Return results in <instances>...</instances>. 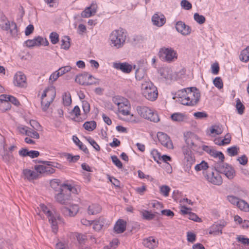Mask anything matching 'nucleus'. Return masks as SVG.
Returning a JSON list of instances; mask_svg holds the SVG:
<instances>
[{"label": "nucleus", "mask_w": 249, "mask_h": 249, "mask_svg": "<svg viewBox=\"0 0 249 249\" xmlns=\"http://www.w3.org/2000/svg\"><path fill=\"white\" fill-rule=\"evenodd\" d=\"M178 101L183 105L195 106L199 101L200 93L196 87L187 88L179 90L176 93Z\"/></svg>", "instance_id": "nucleus-1"}, {"label": "nucleus", "mask_w": 249, "mask_h": 249, "mask_svg": "<svg viewBox=\"0 0 249 249\" xmlns=\"http://www.w3.org/2000/svg\"><path fill=\"white\" fill-rule=\"evenodd\" d=\"M92 78L95 79L92 75L85 71L76 75L75 81L80 85L84 86L95 84L96 82L95 81H89V80H91Z\"/></svg>", "instance_id": "nucleus-9"}, {"label": "nucleus", "mask_w": 249, "mask_h": 249, "mask_svg": "<svg viewBox=\"0 0 249 249\" xmlns=\"http://www.w3.org/2000/svg\"><path fill=\"white\" fill-rule=\"evenodd\" d=\"M231 141V135L230 133H227L225 136L224 139L222 140L220 142H216L215 140V143L218 145H224L225 144H229Z\"/></svg>", "instance_id": "nucleus-39"}, {"label": "nucleus", "mask_w": 249, "mask_h": 249, "mask_svg": "<svg viewBox=\"0 0 249 249\" xmlns=\"http://www.w3.org/2000/svg\"><path fill=\"white\" fill-rule=\"evenodd\" d=\"M157 137L162 145L169 149L173 148L172 142L170 137L166 134L159 132L157 134Z\"/></svg>", "instance_id": "nucleus-13"}, {"label": "nucleus", "mask_w": 249, "mask_h": 249, "mask_svg": "<svg viewBox=\"0 0 249 249\" xmlns=\"http://www.w3.org/2000/svg\"><path fill=\"white\" fill-rule=\"evenodd\" d=\"M0 27L4 30H9L12 35L16 34L18 31L16 24L14 22L10 23L3 14H0Z\"/></svg>", "instance_id": "nucleus-8"}, {"label": "nucleus", "mask_w": 249, "mask_h": 249, "mask_svg": "<svg viewBox=\"0 0 249 249\" xmlns=\"http://www.w3.org/2000/svg\"><path fill=\"white\" fill-rule=\"evenodd\" d=\"M209 168L208 163L206 162L205 160H202L201 162L197 164L195 167V169L196 171L198 172L200 171H203V174L204 175V172H209L208 171H207V170Z\"/></svg>", "instance_id": "nucleus-30"}, {"label": "nucleus", "mask_w": 249, "mask_h": 249, "mask_svg": "<svg viewBox=\"0 0 249 249\" xmlns=\"http://www.w3.org/2000/svg\"><path fill=\"white\" fill-rule=\"evenodd\" d=\"M210 129L211 134L215 133L216 135H220L223 131V126L221 124L212 125Z\"/></svg>", "instance_id": "nucleus-37"}, {"label": "nucleus", "mask_w": 249, "mask_h": 249, "mask_svg": "<svg viewBox=\"0 0 249 249\" xmlns=\"http://www.w3.org/2000/svg\"><path fill=\"white\" fill-rule=\"evenodd\" d=\"M142 216L143 218L147 220H151L154 218L155 214L154 213H151L148 211L144 210L143 212H142Z\"/></svg>", "instance_id": "nucleus-47"}, {"label": "nucleus", "mask_w": 249, "mask_h": 249, "mask_svg": "<svg viewBox=\"0 0 249 249\" xmlns=\"http://www.w3.org/2000/svg\"><path fill=\"white\" fill-rule=\"evenodd\" d=\"M23 174L25 178L29 180H34L39 178V174L30 169H26L23 170Z\"/></svg>", "instance_id": "nucleus-23"}, {"label": "nucleus", "mask_w": 249, "mask_h": 249, "mask_svg": "<svg viewBox=\"0 0 249 249\" xmlns=\"http://www.w3.org/2000/svg\"><path fill=\"white\" fill-rule=\"evenodd\" d=\"M239 150V148L236 146H233L229 147L227 149V152L230 156L233 157L238 154Z\"/></svg>", "instance_id": "nucleus-50"}, {"label": "nucleus", "mask_w": 249, "mask_h": 249, "mask_svg": "<svg viewBox=\"0 0 249 249\" xmlns=\"http://www.w3.org/2000/svg\"><path fill=\"white\" fill-rule=\"evenodd\" d=\"M48 218L49 221L51 224V227L52 228L53 231L54 233H56L58 231V225L56 217H54L53 214L49 217Z\"/></svg>", "instance_id": "nucleus-36"}, {"label": "nucleus", "mask_w": 249, "mask_h": 249, "mask_svg": "<svg viewBox=\"0 0 249 249\" xmlns=\"http://www.w3.org/2000/svg\"><path fill=\"white\" fill-rule=\"evenodd\" d=\"M101 207L97 204H93L88 207V213L89 214H96L101 211Z\"/></svg>", "instance_id": "nucleus-31"}, {"label": "nucleus", "mask_w": 249, "mask_h": 249, "mask_svg": "<svg viewBox=\"0 0 249 249\" xmlns=\"http://www.w3.org/2000/svg\"><path fill=\"white\" fill-rule=\"evenodd\" d=\"M237 207L242 211L245 212L249 211V205L247 202L242 199H240L237 205Z\"/></svg>", "instance_id": "nucleus-40"}, {"label": "nucleus", "mask_w": 249, "mask_h": 249, "mask_svg": "<svg viewBox=\"0 0 249 249\" xmlns=\"http://www.w3.org/2000/svg\"><path fill=\"white\" fill-rule=\"evenodd\" d=\"M210 168L219 174H224L229 179H233L235 176V171L233 167L224 161L215 162Z\"/></svg>", "instance_id": "nucleus-3"}, {"label": "nucleus", "mask_w": 249, "mask_h": 249, "mask_svg": "<svg viewBox=\"0 0 249 249\" xmlns=\"http://www.w3.org/2000/svg\"><path fill=\"white\" fill-rule=\"evenodd\" d=\"M180 6L182 8L186 10H190L192 7V4L187 0H182L180 2Z\"/></svg>", "instance_id": "nucleus-57"}, {"label": "nucleus", "mask_w": 249, "mask_h": 249, "mask_svg": "<svg viewBox=\"0 0 249 249\" xmlns=\"http://www.w3.org/2000/svg\"><path fill=\"white\" fill-rule=\"evenodd\" d=\"M80 112L81 111L79 107L78 106H75L70 112L71 114H74L75 116V117L72 118V120L77 122H81L85 120L86 117L85 115H83V117H79V116L80 115Z\"/></svg>", "instance_id": "nucleus-21"}, {"label": "nucleus", "mask_w": 249, "mask_h": 249, "mask_svg": "<svg viewBox=\"0 0 249 249\" xmlns=\"http://www.w3.org/2000/svg\"><path fill=\"white\" fill-rule=\"evenodd\" d=\"M71 69V68L70 66H67L59 68V70L57 71H58L59 75L61 76L66 72L70 71Z\"/></svg>", "instance_id": "nucleus-61"}, {"label": "nucleus", "mask_w": 249, "mask_h": 249, "mask_svg": "<svg viewBox=\"0 0 249 249\" xmlns=\"http://www.w3.org/2000/svg\"><path fill=\"white\" fill-rule=\"evenodd\" d=\"M73 190H76V188L71 184H62L59 188V192L55 196L56 201L63 205L70 204L71 200V192H73Z\"/></svg>", "instance_id": "nucleus-2"}, {"label": "nucleus", "mask_w": 249, "mask_h": 249, "mask_svg": "<svg viewBox=\"0 0 249 249\" xmlns=\"http://www.w3.org/2000/svg\"><path fill=\"white\" fill-rule=\"evenodd\" d=\"M171 117L174 121L182 122L184 119L185 115L182 113H174L171 115Z\"/></svg>", "instance_id": "nucleus-42"}, {"label": "nucleus", "mask_w": 249, "mask_h": 249, "mask_svg": "<svg viewBox=\"0 0 249 249\" xmlns=\"http://www.w3.org/2000/svg\"><path fill=\"white\" fill-rule=\"evenodd\" d=\"M213 83L215 87L219 89L223 87L222 80L220 77H215L213 81Z\"/></svg>", "instance_id": "nucleus-58"}, {"label": "nucleus", "mask_w": 249, "mask_h": 249, "mask_svg": "<svg viewBox=\"0 0 249 249\" xmlns=\"http://www.w3.org/2000/svg\"><path fill=\"white\" fill-rule=\"evenodd\" d=\"M0 144L2 146L4 150V153L1 154L2 160L7 163L13 162L14 161V156L11 152L7 151L6 149V144L4 139L1 140Z\"/></svg>", "instance_id": "nucleus-15"}, {"label": "nucleus", "mask_w": 249, "mask_h": 249, "mask_svg": "<svg viewBox=\"0 0 249 249\" xmlns=\"http://www.w3.org/2000/svg\"><path fill=\"white\" fill-rule=\"evenodd\" d=\"M209 233L214 235H220L222 233V231L219 228L217 224H214L211 226Z\"/></svg>", "instance_id": "nucleus-34"}, {"label": "nucleus", "mask_w": 249, "mask_h": 249, "mask_svg": "<svg viewBox=\"0 0 249 249\" xmlns=\"http://www.w3.org/2000/svg\"><path fill=\"white\" fill-rule=\"evenodd\" d=\"M35 170L43 176L51 175L55 172L54 168L46 164L36 165L35 166Z\"/></svg>", "instance_id": "nucleus-12"}, {"label": "nucleus", "mask_w": 249, "mask_h": 249, "mask_svg": "<svg viewBox=\"0 0 249 249\" xmlns=\"http://www.w3.org/2000/svg\"><path fill=\"white\" fill-rule=\"evenodd\" d=\"M82 108L85 117L87 118V115L90 111V105L87 101L84 100L82 101Z\"/></svg>", "instance_id": "nucleus-48"}, {"label": "nucleus", "mask_w": 249, "mask_h": 249, "mask_svg": "<svg viewBox=\"0 0 249 249\" xmlns=\"http://www.w3.org/2000/svg\"><path fill=\"white\" fill-rule=\"evenodd\" d=\"M236 108L239 114H242L245 110V106L241 103L240 100L238 98L236 100Z\"/></svg>", "instance_id": "nucleus-45"}, {"label": "nucleus", "mask_w": 249, "mask_h": 249, "mask_svg": "<svg viewBox=\"0 0 249 249\" xmlns=\"http://www.w3.org/2000/svg\"><path fill=\"white\" fill-rule=\"evenodd\" d=\"M151 155L152 156L154 160L158 163H160L159 160H161L160 153L156 149H153L151 152Z\"/></svg>", "instance_id": "nucleus-51"}, {"label": "nucleus", "mask_w": 249, "mask_h": 249, "mask_svg": "<svg viewBox=\"0 0 249 249\" xmlns=\"http://www.w3.org/2000/svg\"><path fill=\"white\" fill-rule=\"evenodd\" d=\"M70 40L71 39L69 36H63L61 40V47H70L71 45Z\"/></svg>", "instance_id": "nucleus-54"}, {"label": "nucleus", "mask_w": 249, "mask_h": 249, "mask_svg": "<svg viewBox=\"0 0 249 249\" xmlns=\"http://www.w3.org/2000/svg\"><path fill=\"white\" fill-rule=\"evenodd\" d=\"M75 208L74 211H72L71 209L67 207H64L61 209V211L66 216H74L77 214L78 211V208Z\"/></svg>", "instance_id": "nucleus-32"}, {"label": "nucleus", "mask_w": 249, "mask_h": 249, "mask_svg": "<svg viewBox=\"0 0 249 249\" xmlns=\"http://www.w3.org/2000/svg\"><path fill=\"white\" fill-rule=\"evenodd\" d=\"M65 156L70 162H76L80 159V156H72V154L70 153H66L65 154Z\"/></svg>", "instance_id": "nucleus-46"}, {"label": "nucleus", "mask_w": 249, "mask_h": 249, "mask_svg": "<svg viewBox=\"0 0 249 249\" xmlns=\"http://www.w3.org/2000/svg\"><path fill=\"white\" fill-rule=\"evenodd\" d=\"M96 12V10L94 7L92 8V6H90L86 8L85 10L82 12L81 16L82 18H88L94 15Z\"/></svg>", "instance_id": "nucleus-27"}, {"label": "nucleus", "mask_w": 249, "mask_h": 249, "mask_svg": "<svg viewBox=\"0 0 249 249\" xmlns=\"http://www.w3.org/2000/svg\"><path fill=\"white\" fill-rule=\"evenodd\" d=\"M160 193L164 196H168L171 188L167 185H162L160 187Z\"/></svg>", "instance_id": "nucleus-55"}, {"label": "nucleus", "mask_w": 249, "mask_h": 249, "mask_svg": "<svg viewBox=\"0 0 249 249\" xmlns=\"http://www.w3.org/2000/svg\"><path fill=\"white\" fill-rule=\"evenodd\" d=\"M176 30L183 36H188L192 32L191 28L182 21H178L175 26Z\"/></svg>", "instance_id": "nucleus-14"}, {"label": "nucleus", "mask_w": 249, "mask_h": 249, "mask_svg": "<svg viewBox=\"0 0 249 249\" xmlns=\"http://www.w3.org/2000/svg\"><path fill=\"white\" fill-rule=\"evenodd\" d=\"M39 206L41 210L48 217L53 215L52 212L48 209L46 205L43 204H40Z\"/></svg>", "instance_id": "nucleus-62"}, {"label": "nucleus", "mask_w": 249, "mask_h": 249, "mask_svg": "<svg viewBox=\"0 0 249 249\" xmlns=\"http://www.w3.org/2000/svg\"><path fill=\"white\" fill-rule=\"evenodd\" d=\"M48 165L51 166L52 168H56L60 170H63L66 169V167L64 165H62V164L56 162H53V161H48Z\"/></svg>", "instance_id": "nucleus-56"}, {"label": "nucleus", "mask_w": 249, "mask_h": 249, "mask_svg": "<svg viewBox=\"0 0 249 249\" xmlns=\"http://www.w3.org/2000/svg\"><path fill=\"white\" fill-rule=\"evenodd\" d=\"M126 222L125 221L122 219H118L114 226L115 232L118 234L124 232L126 230Z\"/></svg>", "instance_id": "nucleus-20"}, {"label": "nucleus", "mask_w": 249, "mask_h": 249, "mask_svg": "<svg viewBox=\"0 0 249 249\" xmlns=\"http://www.w3.org/2000/svg\"><path fill=\"white\" fill-rule=\"evenodd\" d=\"M184 159L186 160L187 163L186 164V168L189 170L191 169L192 165L195 161L194 157L193 156L192 153L188 154L184 156Z\"/></svg>", "instance_id": "nucleus-33"}, {"label": "nucleus", "mask_w": 249, "mask_h": 249, "mask_svg": "<svg viewBox=\"0 0 249 249\" xmlns=\"http://www.w3.org/2000/svg\"><path fill=\"white\" fill-rule=\"evenodd\" d=\"M26 76L20 71L17 72L14 76V83L15 85L18 87H24L26 84Z\"/></svg>", "instance_id": "nucleus-18"}, {"label": "nucleus", "mask_w": 249, "mask_h": 249, "mask_svg": "<svg viewBox=\"0 0 249 249\" xmlns=\"http://www.w3.org/2000/svg\"><path fill=\"white\" fill-rule=\"evenodd\" d=\"M130 106L127 100H125L118 108V111L123 115H130Z\"/></svg>", "instance_id": "nucleus-22"}, {"label": "nucleus", "mask_w": 249, "mask_h": 249, "mask_svg": "<svg viewBox=\"0 0 249 249\" xmlns=\"http://www.w3.org/2000/svg\"><path fill=\"white\" fill-rule=\"evenodd\" d=\"M213 170L208 173L204 172V176L209 182L215 185H220L223 182L222 178L219 173H214Z\"/></svg>", "instance_id": "nucleus-10"}, {"label": "nucleus", "mask_w": 249, "mask_h": 249, "mask_svg": "<svg viewBox=\"0 0 249 249\" xmlns=\"http://www.w3.org/2000/svg\"><path fill=\"white\" fill-rule=\"evenodd\" d=\"M26 47H35L39 46H47L49 44L46 38L38 36L33 39H28L26 42Z\"/></svg>", "instance_id": "nucleus-11"}, {"label": "nucleus", "mask_w": 249, "mask_h": 249, "mask_svg": "<svg viewBox=\"0 0 249 249\" xmlns=\"http://www.w3.org/2000/svg\"><path fill=\"white\" fill-rule=\"evenodd\" d=\"M54 89V91L56 92L55 89L54 87H51V88L46 89L44 90L43 93H42V94L41 95L42 100H43L44 97H48V96H50V99L51 98V93L52 92H51V90L52 91L51 89Z\"/></svg>", "instance_id": "nucleus-59"}, {"label": "nucleus", "mask_w": 249, "mask_h": 249, "mask_svg": "<svg viewBox=\"0 0 249 249\" xmlns=\"http://www.w3.org/2000/svg\"><path fill=\"white\" fill-rule=\"evenodd\" d=\"M137 111L139 114L143 118L153 122L160 121L159 115L156 112H153L150 108L145 106H138Z\"/></svg>", "instance_id": "nucleus-6"}, {"label": "nucleus", "mask_w": 249, "mask_h": 249, "mask_svg": "<svg viewBox=\"0 0 249 249\" xmlns=\"http://www.w3.org/2000/svg\"><path fill=\"white\" fill-rule=\"evenodd\" d=\"M143 245L149 249H154L158 246V242L152 236L145 239L143 241Z\"/></svg>", "instance_id": "nucleus-24"}, {"label": "nucleus", "mask_w": 249, "mask_h": 249, "mask_svg": "<svg viewBox=\"0 0 249 249\" xmlns=\"http://www.w3.org/2000/svg\"><path fill=\"white\" fill-rule=\"evenodd\" d=\"M126 31L122 28L113 31L109 36V39L115 47H121L125 44L127 36Z\"/></svg>", "instance_id": "nucleus-4"}, {"label": "nucleus", "mask_w": 249, "mask_h": 249, "mask_svg": "<svg viewBox=\"0 0 249 249\" xmlns=\"http://www.w3.org/2000/svg\"><path fill=\"white\" fill-rule=\"evenodd\" d=\"M152 22L155 26H162L166 22V18L164 15L160 13H155L151 18Z\"/></svg>", "instance_id": "nucleus-16"}, {"label": "nucleus", "mask_w": 249, "mask_h": 249, "mask_svg": "<svg viewBox=\"0 0 249 249\" xmlns=\"http://www.w3.org/2000/svg\"><path fill=\"white\" fill-rule=\"evenodd\" d=\"M106 219L103 216H101L98 220L94 221L93 228L96 231H99L103 228L105 224H106Z\"/></svg>", "instance_id": "nucleus-26"}, {"label": "nucleus", "mask_w": 249, "mask_h": 249, "mask_svg": "<svg viewBox=\"0 0 249 249\" xmlns=\"http://www.w3.org/2000/svg\"><path fill=\"white\" fill-rule=\"evenodd\" d=\"M51 42L55 45L59 41V35L55 32H52L49 35Z\"/></svg>", "instance_id": "nucleus-44"}, {"label": "nucleus", "mask_w": 249, "mask_h": 249, "mask_svg": "<svg viewBox=\"0 0 249 249\" xmlns=\"http://www.w3.org/2000/svg\"><path fill=\"white\" fill-rule=\"evenodd\" d=\"M72 140L81 150H82L86 154H89V150L86 146L83 144L77 136H73Z\"/></svg>", "instance_id": "nucleus-29"}, {"label": "nucleus", "mask_w": 249, "mask_h": 249, "mask_svg": "<svg viewBox=\"0 0 249 249\" xmlns=\"http://www.w3.org/2000/svg\"><path fill=\"white\" fill-rule=\"evenodd\" d=\"M237 240L245 245H249V238L245 237L243 235H239L237 237Z\"/></svg>", "instance_id": "nucleus-63"}, {"label": "nucleus", "mask_w": 249, "mask_h": 249, "mask_svg": "<svg viewBox=\"0 0 249 249\" xmlns=\"http://www.w3.org/2000/svg\"><path fill=\"white\" fill-rule=\"evenodd\" d=\"M112 162L119 169L123 167V164L116 156H112L111 157Z\"/></svg>", "instance_id": "nucleus-60"}, {"label": "nucleus", "mask_w": 249, "mask_h": 249, "mask_svg": "<svg viewBox=\"0 0 249 249\" xmlns=\"http://www.w3.org/2000/svg\"><path fill=\"white\" fill-rule=\"evenodd\" d=\"M113 67L125 73H130L132 68V66L126 62H114L113 63Z\"/></svg>", "instance_id": "nucleus-17"}, {"label": "nucleus", "mask_w": 249, "mask_h": 249, "mask_svg": "<svg viewBox=\"0 0 249 249\" xmlns=\"http://www.w3.org/2000/svg\"><path fill=\"white\" fill-rule=\"evenodd\" d=\"M19 57L21 60H29L31 58L29 53L26 49H24L18 54Z\"/></svg>", "instance_id": "nucleus-52"}, {"label": "nucleus", "mask_w": 249, "mask_h": 249, "mask_svg": "<svg viewBox=\"0 0 249 249\" xmlns=\"http://www.w3.org/2000/svg\"><path fill=\"white\" fill-rule=\"evenodd\" d=\"M159 56L162 61L168 62L177 58V53L171 48H161L159 52Z\"/></svg>", "instance_id": "nucleus-7"}, {"label": "nucleus", "mask_w": 249, "mask_h": 249, "mask_svg": "<svg viewBox=\"0 0 249 249\" xmlns=\"http://www.w3.org/2000/svg\"><path fill=\"white\" fill-rule=\"evenodd\" d=\"M142 88L143 95L148 100L155 101L158 97L157 88L151 82L142 84Z\"/></svg>", "instance_id": "nucleus-5"}, {"label": "nucleus", "mask_w": 249, "mask_h": 249, "mask_svg": "<svg viewBox=\"0 0 249 249\" xmlns=\"http://www.w3.org/2000/svg\"><path fill=\"white\" fill-rule=\"evenodd\" d=\"M86 140L93 146V147L97 151H100V147L98 144L91 137H86Z\"/></svg>", "instance_id": "nucleus-49"}, {"label": "nucleus", "mask_w": 249, "mask_h": 249, "mask_svg": "<svg viewBox=\"0 0 249 249\" xmlns=\"http://www.w3.org/2000/svg\"><path fill=\"white\" fill-rule=\"evenodd\" d=\"M210 155L214 158H218L220 160L219 162H222L224 161V155L222 152L220 151H217L213 149Z\"/></svg>", "instance_id": "nucleus-43"}, {"label": "nucleus", "mask_w": 249, "mask_h": 249, "mask_svg": "<svg viewBox=\"0 0 249 249\" xmlns=\"http://www.w3.org/2000/svg\"><path fill=\"white\" fill-rule=\"evenodd\" d=\"M188 218L196 222H201V219L196 213L190 212L188 214Z\"/></svg>", "instance_id": "nucleus-64"}, {"label": "nucleus", "mask_w": 249, "mask_h": 249, "mask_svg": "<svg viewBox=\"0 0 249 249\" xmlns=\"http://www.w3.org/2000/svg\"><path fill=\"white\" fill-rule=\"evenodd\" d=\"M96 123L94 121L86 122L83 125V127L89 131H92L96 127Z\"/></svg>", "instance_id": "nucleus-35"}, {"label": "nucleus", "mask_w": 249, "mask_h": 249, "mask_svg": "<svg viewBox=\"0 0 249 249\" xmlns=\"http://www.w3.org/2000/svg\"><path fill=\"white\" fill-rule=\"evenodd\" d=\"M0 101L1 103L4 102V103L10 102L16 106H18L20 105L19 102L15 97L10 95H0Z\"/></svg>", "instance_id": "nucleus-19"}, {"label": "nucleus", "mask_w": 249, "mask_h": 249, "mask_svg": "<svg viewBox=\"0 0 249 249\" xmlns=\"http://www.w3.org/2000/svg\"><path fill=\"white\" fill-rule=\"evenodd\" d=\"M189 134L187 133L186 134H184V137L185 142L187 145V146L190 147V148H192L193 150H196V145L195 144L193 139L194 138V135H191V136H188Z\"/></svg>", "instance_id": "nucleus-28"}, {"label": "nucleus", "mask_w": 249, "mask_h": 249, "mask_svg": "<svg viewBox=\"0 0 249 249\" xmlns=\"http://www.w3.org/2000/svg\"><path fill=\"white\" fill-rule=\"evenodd\" d=\"M63 105L65 106H69L71 104V98L69 92H65L62 96Z\"/></svg>", "instance_id": "nucleus-41"}, {"label": "nucleus", "mask_w": 249, "mask_h": 249, "mask_svg": "<svg viewBox=\"0 0 249 249\" xmlns=\"http://www.w3.org/2000/svg\"><path fill=\"white\" fill-rule=\"evenodd\" d=\"M194 18L195 20L199 24H202L204 23L206 20L204 16L200 15L197 13L194 14Z\"/></svg>", "instance_id": "nucleus-53"}, {"label": "nucleus", "mask_w": 249, "mask_h": 249, "mask_svg": "<svg viewBox=\"0 0 249 249\" xmlns=\"http://www.w3.org/2000/svg\"><path fill=\"white\" fill-rule=\"evenodd\" d=\"M51 90V98L50 99V100L49 101H47L46 102L43 100L41 101V108L43 111H46L48 110L49 107L50 106L51 103H52L55 97L56 92L54 91V89H52Z\"/></svg>", "instance_id": "nucleus-25"}, {"label": "nucleus", "mask_w": 249, "mask_h": 249, "mask_svg": "<svg viewBox=\"0 0 249 249\" xmlns=\"http://www.w3.org/2000/svg\"><path fill=\"white\" fill-rule=\"evenodd\" d=\"M240 59L241 61L245 62L249 61V48H245L242 51Z\"/></svg>", "instance_id": "nucleus-38"}]
</instances>
